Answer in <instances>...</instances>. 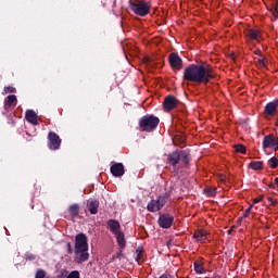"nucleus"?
Instances as JSON below:
<instances>
[{"label":"nucleus","mask_w":278,"mask_h":278,"mask_svg":"<svg viewBox=\"0 0 278 278\" xmlns=\"http://www.w3.org/2000/svg\"><path fill=\"white\" fill-rule=\"evenodd\" d=\"M185 81H192L193 84H208L214 79V70L212 66L204 65H190L184 73Z\"/></svg>","instance_id":"1"},{"label":"nucleus","mask_w":278,"mask_h":278,"mask_svg":"<svg viewBox=\"0 0 278 278\" xmlns=\"http://www.w3.org/2000/svg\"><path fill=\"white\" fill-rule=\"evenodd\" d=\"M88 237L84 233H78L75 237V262L81 264L83 262H88Z\"/></svg>","instance_id":"2"},{"label":"nucleus","mask_w":278,"mask_h":278,"mask_svg":"<svg viewBox=\"0 0 278 278\" xmlns=\"http://www.w3.org/2000/svg\"><path fill=\"white\" fill-rule=\"evenodd\" d=\"M108 227L111 233L115 236L118 247L125 249L127 241L125 240V232L121 230V223L116 219H110Z\"/></svg>","instance_id":"3"},{"label":"nucleus","mask_w":278,"mask_h":278,"mask_svg":"<svg viewBox=\"0 0 278 278\" xmlns=\"http://www.w3.org/2000/svg\"><path fill=\"white\" fill-rule=\"evenodd\" d=\"M129 5L137 16H147L151 12V4L147 0H130Z\"/></svg>","instance_id":"4"},{"label":"nucleus","mask_w":278,"mask_h":278,"mask_svg":"<svg viewBox=\"0 0 278 278\" xmlns=\"http://www.w3.org/2000/svg\"><path fill=\"white\" fill-rule=\"evenodd\" d=\"M139 125L143 131H153L160 125V118L153 115H146L141 118Z\"/></svg>","instance_id":"5"},{"label":"nucleus","mask_w":278,"mask_h":278,"mask_svg":"<svg viewBox=\"0 0 278 278\" xmlns=\"http://www.w3.org/2000/svg\"><path fill=\"white\" fill-rule=\"evenodd\" d=\"M263 149H274L278 151V137L275 135H267L263 139Z\"/></svg>","instance_id":"6"},{"label":"nucleus","mask_w":278,"mask_h":278,"mask_svg":"<svg viewBox=\"0 0 278 278\" xmlns=\"http://www.w3.org/2000/svg\"><path fill=\"white\" fill-rule=\"evenodd\" d=\"M166 204V200L162 197H159L156 200H152L148 203V212H160L161 208Z\"/></svg>","instance_id":"7"},{"label":"nucleus","mask_w":278,"mask_h":278,"mask_svg":"<svg viewBox=\"0 0 278 278\" xmlns=\"http://www.w3.org/2000/svg\"><path fill=\"white\" fill-rule=\"evenodd\" d=\"M49 140V148L53 151H58L60 149V146L62 144V139H60V136L58 134L50 131L48 135Z\"/></svg>","instance_id":"8"},{"label":"nucleus","mask_w":278,"mask_h":278,"mask_svg":"<svg viewBox=\"0 0 278 278\" xmlns=\"http://www.w3.org/2000/svg\"><path fill=\"white\" fill-rule=\"evenodd\" d=\"M248 40L252 42H262V34L255 28H249L244 31Z\"/></svg>","instance_id":"9"},{"label":"nucleus","mask_w":278,"mask_h":278,"mask_svg":"<svg viewBox=\"0 0 278 278\" xmlns=\"http://www.w3.org/2000/svg\"><path fill=\"white\" fill-rule=\"evenodd\" d=\"M186 152H174L169 155L168 157V162L172 166H177V164H179V162H181V160H184L186 162Z\"/></svg>","instance_id":"10"},{"label":"nucleus","mask_w":278,"mask_h":278,"mask_svg":"<svg viewBox=\"0 0 278 278\" xmlns=\"http://www.w3.org/2000/svg\"><path fill=\"white\" fill-rule=\"evenodd\" d=\"M177 105H179V100H177V98L173 96L165 98L164 108L167 112H170V110H175Z\"/></svg>","instance_id":"11"},{"label":"nucleus","mask_w":278,"mask_h":278,"mask_svg":"<svg viewBox=\"0 0 278 278\" xmlns=\"http://www.w3.org/2000/svg\"><path fill=\"white\" fill-rule=\"evenodd\" d=\"M113 177H123L125 175V166L123 163H115L111 166Z\"/></svg>","instance_id":"12"},{"label":"nucleus","mask_w":278,"mask_h":278,"mask_svg":"<svg viewBox=\"0 0 278 278\" xmlns=\"http://www.w3.org/2000/svg\"><path fill=\"white\" fill-rule=\"evenodd\" d=\"M173 216L170 215H161L159 218V225L163 229H168L173 225Z\"/></svg>","instance_id":"13"},{"label":"nucleus","mask_w":278,"mask_h":278,"mask_svg":"<svg viewBox=\"0 0 278 278\" xmlns=\"http://www.w3.org/2000/svg\"><path fill=\"white\" fill-rule=\"evenodd\" d=\"M169 64L172 66V68H176V71H180L181 68V58H179V55L177 54H172L169 56Z\"/></svg>","instance_id":"14"},{"label":"nucleus","mask_w":278,"mask_h":278,"mask_svg":"<svg viewBox=\"0 0 278 278\" xmlns=\"http://www.w3.org/2000/svg\"><path fill=\"white\" fill-rule=\"evenodd\" d=\"M193 238L197 242H207V231L205 229L195 230Z\"/></svg>","instance_id":"15"},{"label":"nucleus","mask_w":278,"mask_h":278,"mask_svg":"<svg viewBox=\"0 0 278 278\" xmlns=\"http://www.w3.org/2000/svg\"><path fill=\"white\" fill-rule=\"evenodd\" d=\"M254 53H255V55H257V58H255V60L257 61L258 66L261 68H266V66L268 65V59H266L262 55L261 50H255Z\"/></svg>","instance_id":"16"},{"label":"nucleus","mask_w":278,"mask_h":278,"mask_svg":"<svg viewBox=\"0 0 278 278\" xmlns=\"http://www.w3.org/2000/svg\"><path fill=\"white\" fill-rule=\"evenodd\" d=\"M25 118L27 123H30V125H38V114H36V112L33 110L26 111Z\"/></svg>","instance_id":"17"},{"label":"nucleus","mask_w":278,"mask_h":278,"mask_svg":"<svg viewBox=\"0 0 278 278\" xmlns=\"http://www.w3.org/2000/svg\"><path fill=\"white\" fill-rule=\"evenodd\" d=\"M275 112H277V101L274 102H269L266 106H265V114L267 116H273L275 114Z\"/></svg>","instance_id":"18"},{"label":"nucleus","mask_w":278,"mask_h":278,"mask_svg":"<svg viewBox=\"0 0 278 278\" xmlns=\"http://www.w3.org/2000/svg\"><path fill=\"white\" fill-rule=\"evenodd\" d=\"M88 210H89L90 214H97V212L99 210V202L97 200H91L88 203Z\"/></svg>","instance_id":"19"},{"label":"nucleus","mask_w":278,"mask_h":278,"mask_svg":"<svg viewBox=\"0 0 278 278\" xmlns=\"http://www.w3.org/2000/svg\"><path fill=\"white\" fill-rule=\"evenodd\" d=\"M14 105H16V96L14 94L8 96L4 103V108H12Z\"/></svg>","instance_id":"20"},{"label":"nucleus","mask_w":278,"mask_h":278,"mask_svg":"<svg viewBox=\"0 0 278 278\" xmlns=\"http://www.w3.org/2000/svg\"><path fill=\"white\" fill-rule=\"evenodd\" d=\"M262 166L263 163L260 161H253L250 163V168H252V170H262Z\"/></svg>","instance_id":"21"},{"label":"nucleus","mask_w":278,"mask_h":278,"mask_svg":"<svg viewBox=\"0 0 278 278\" xmlns=\"http://www.w3.org/2000/svg\"><path fill=\"white\" fill-rule=\"evenodd\" d=\"M193 266H194L195 273H198L199 275H203V273H205V268L203 267V264L194 263Z\"/></svg>","instance_id":"22"},{"label":"nucleus","mask_w":278,"mask_h":278,"mask_svg":"<svg viewBox=\"0 0 278 278\" xmlns=\"http://www.w3.org/2000/svg\"><path fill=\"white\" fill-rule=\"evenodd\" d=\"M70 214H72L73 216H77L79 214V205L78 204L71 205Z\"/></svg>","instance_id":"23"},{"label":"nucleus","mask_w":278,"mask_h":278,"mask_svg":"<svg viewBox=\"0 0 278 278\" xmlns=\"http://www.w3.org/2000/svg\"><path fill=\"white\" fill-rule=\"evenodd\" d=\"M271 14L275 18H278V0H275L273 3Z\"/></svg>","instance_id":"24"},{"label":"nucleus","mask_w":278,"mask_h":278,"mask_svg":"<svg viewBox=\"0 0 278 278\" xmlns=\"http://www.w3.org/2000/svg\"><path fill=\"white\" fill-rule=\"evenodd\" d=\"M251 210H253V204H250V206L245 210L243 216L239 219V223L244 220V218H249L251 215Z\"/></svg>","instance_id":"25"},{"label":"nucleus","mask_w":278,"mask_h":278,"mask_svg":"<svg viewBox=\"0 0 278 278\" xmlns=\"http://www.w3.org/2000/svg\"><path fill=\"white\" fill-rule=\"evenodd\" d=\"M235 151H236L237 153H242V154H244V153H247V147H244V146H242V144H237V146H235Z\"/></svg>","instance_id":"26"},{"label":"nucleus","mask_w":278,"mask_h":278,"mask_svg":"<svg viewBox=\"0 0 278 278\" xmlns=\"http://www.w3.org/2000/svg\"><path fill=\"white\" fill-rule=\"evenodd\" d=\"M269 166H270V168H277V166H278V159L277 157H271L269 160Z\"/></svg>","instance_id":"27"},{"label":"nucleus","mask_w":278,"mask_h":278,"mask_svg":"<svg viewBox=\"0 0 278 278\" xmlns=\"http://www.w3.org/2000/svg\"><path fill=\"white\" fill-rule=\"evenodd\" d=\"M16 92V89L14 87H5L4 88V94H12Z\"/></svg>","instance_id":"28"},{"label":"nucleus","mask_w":278,"mask_h":278,"mask_svg":"<svg viewBox=\"0 0 278 278\" xmlns=\"http://www.w3.org/2000/svg\"><path fill=\"white\" fill-rule=\"evenodd\" d=\"M66 278H80V275L77 270H73Z\"/></svg>","instance_id":"29"},{"label":"nucleus","mask_w":278,"mask_h":278,"mask_svg":"<svg viewBox=\"0 0 278 278\" xmlns=\"http://www.w3.org/2000/svg\"><path fill=\"white\" fill-rule=\"evenodd\" d=\"M47 274H45V270L40 269L36 274V278H45Z\"/></svg>","instance_id":"30"},{"label":"nucleus","mask_w":278,"mask_h":278,"mask_svg":"<svg viewBox=\"0 0 278 278\" xmlns=\"http://www.w3.org/2000/svg\"><path fill=\"white\" fill-rule=\"evenodd\" d=\"M264 195H258L257 198L253 199V203L252 205H255L256 203H260L261 201H263Z\"/></svg>","instance_id":"31"},{"label":"nucleus","mask_w":278,"mask_h":278,"mask_svg":"<svg viewBox=\"0 0 278 278\" xmlns=\"http://www.w3.org/2000/svg\"><path fill=\"white\" fill-rule=\"evenodd\" d=\"M206 192H207L208 197H214V194H216V189L210 188V189L206 190Z\"/></svg>","instance_id":"32"},{"label":"nucleus","mask_w":278,"mask_h":278,"mask_svg":"<svg viewBox=\"0 0 278 278\" xmlns=\"http://www.w3.org/2000/svg\"><path fill=\"white\" fill-rule=\"evenodd\" d=\"M232 232H233V226L228 230V235L231 236Z\"/></svg>","instance_id":"33"},{"label":"nucleus","mask_w":278,"mask_h":278,"mask_svg":"<svg viewBox=\"0 0 278 278\" xmlns=\"http://www.w3.org/2000/svg\"><path fill=\"white\" fill-rule=\"evenodd\" d=\"M226 177L225 176H220V181L225 182L226 181Z\"/></svg>","instance_id":"34"},{"label":"nucleus","mask_w":278,"mask_h":278,"mask_svg":"<svg viewBox=\"0 0 278 278\" xmlns=\"http://www.w3.org/2000/svg\"><path fill=\"white\" fill-rule=\"evenodd\" d=\"M67 249H68L70 253H73V250H71V243H67Z\"/></svg>","instance_id":"35"},{"label":"nucleus","mask_w":278,"mask_h":278,"mask_svg":"<svg viewBox=\"0 0 278 278\" xmlns=\"http://www.w3.org/2000/svg\"><path fill=\"white\" fill-rule=\"evenodd\" d=\"M160 278H170V276L164 274V275H162Z\"/></svg>","instance_id":"36"},{"label":"nucleus","mask_w":278,"mask_h":278,"mask_svg":"<svg viewBox=\"0 0 278 278\" xmlns=\"http://www.w3.org/2000/svg\"><path fill=\"white\" fill-rule=\"evenodd\" d=\"M137 260H140V252L137 250Z\"/></svg>","instance_id":"37"},{"label":"nucleus","mask_w":278,"mask_h":278,"mask_svg":"<svg viewBox=\"0 0 278 278\" xmlns=\"http://www.w3.org/2000/svg\"><path fill=\"white\" fill-rule=\"evenodd\" d=\"M213 278H220V276H214Z\"/></svg>","instance_id":"38"}]
</instances>
